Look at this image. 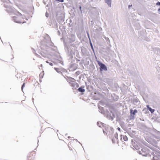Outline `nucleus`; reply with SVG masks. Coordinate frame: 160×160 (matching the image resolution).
Wrapping results in <instances>:
<instances>
[{
	"label": "nucleus",
	"mask_w": 160,
	"mask_h": 160,
	"mask_svg": "<svg viewBox=\"0 0 160 160\" xmlns=\"http://www.w3.org/2000/svg\"><path fill=\"white\" fill-rule=\"evenodd\" d=\"M74 87H75L76 88H78L79 87V85L77 82H74Z\"/></svg>",
	"instance_id": "obj_33"
},
{
	"label": "nucleus",
	"mask_w": 160,
	"mask_h": 160,
	"mask_svg": "<svg viewBox=\"0 0 160 160\" xmlns=\"http://www.w3.org/2000/svg\"><path fill=\"white\" fill-rule=\"evenodd\" d=\"M25 19H26L27 20H28V18L26 17V18H25Z\"/></svg>",
	"instance_id": "obj_61"
},
{
	"label": "nucleus",
	"mask_w": 160,
	"mask_h": 160,
	"mask_svg": "<svg viewBox=\"0 0 160 160\" xmlns=\"http://www.w3.org/2000/svg\"><path fill=\"white\" fill-rule=\"evenodd\" d=\"M114 137L115 138H116V140L117 141V144H118L119 143V140L118 139V134L117 132H116L114 135Z\"/></svg>",
	"instance_id": "obj_19"
},
{
	"label": "nucleus",
	"mask_w": 160,
	"mask_h": 160,
	"mask_svg": "<svg viewBox=\"0 0 160 160\" xmlns=\"http://www.w3.org/2000/svg\"><path fill=\"white\" fill-rule=\"evenodd\" d=\"M67 39L70 43L73 42L75 41L76 36L75 34L70 33L67 36Z\"/></svg>",
	"instance_id": "obj_6"
},
{
	"label": "nucleus",
	"mask_w": 160,
	"mask_h": 160,
	"mask_svg": "<svg viewBox=\"0 0 160 160\" xmlns=\"http://www.w3.org/2000/svg\"><path fill=\"white\" fill-rule=\"evenodd\" d=\"M117 129L118 131H121V129L120 128L118 127Z\"/></svg>",
	"instance_id": "obj_52"
},
{
	"label": "nucleus",
	"mask_w": 160,
	"mask_h": 160,
	"mask_svg": "<svg viewBox=\"0 0 160 160\" xmlns=\"http://www.w3.org/2000/svg\"><path fill=\"white\" fill-rule=\"evenodd\" d=\"M86 33H87V36H88V38L89 41H91L88 31H86Z\"/></svg>",
	"instance_id": "obj_29"
},
{
	"label": "nucleus",
	"mask_w": 160,
	"mask_h": 160,
	"mask_svg": "<svg viewBox=\"0 0 160 160\" xmlns=\"http://www.w3.org/2000/svg\"><path fill=\"white\" fill-rule=\"evenodd\" d=\"M45 16L47 18H48L49 17V14L47 12H46L45 13Z\"/></svg>",
	"instance_id": "obj_41"
},
{
	"label": "nucleus",
	"mask_w": 160,
	"mask_h": 160,
	"mask_svg": "<svg viewBox=\"0 0 160 160\" xmlns=\"http://www.w3.org/2000/svg\"><path fill=\"white\" fill-rule=\"evenodd\" d=\"M98 64L99 66V72L102 73L103 71H106L108 70V68L107 66L100 61L97 60Z\"/></svg>",
	"instance_id": "obj_4"
},
{
	"label": "nucleus",
	"mask_w": 160,
	"mask_h": 160,
	"mask_svg": "<svg viewBox=\"0 0 160 160\" xmlns=\"http://www.w3.org/2000/svg\"><path fill=\"white\" fill-rule=\"evenodd\" d=\"M102 125V126H103V123L102 122H101L100 123H99V122H97V125L99 127H101V125H100V124Z\"/></svg>",
	"instance_id": "obj_30"
},
{
	"label": "nucleus",
	"mask_w": 160,
	"mask_h": 160,
	"mask_svg": "<svg viewBox=\"0 0 160 160\" xmlns=\"http://www.w3.org/2000/svg\"><path fill=\"white\" fill-rule=\"evenodd\" d=\"M157 6H160V2L158 1L156 4Z\"/></svg>",
	"instance_id": "obj_44"
},
{
	"label": "nucleus",
	"mask_w": 160,
	"mask_h": 160,
	"mask_svg": "<svg viewBox=\"0 0 160 160\" xmlns=\"http://www.w3.org/2000/svg\"><path fill=\"white\" fill-rule=\"evenodd\" d=\"M89 44H90V46L91 47V49L92 50V51H93V52L94 53H95L94 50V48L93 47V45L92 42L91 41H89Z\"/></svg>",
	"instance_id": "obj_22"
},
{
	"label": "nucleus",
	"mask_w": 160,
	"mask_h": 160,
	"mask_svg": "<svg viewBox=\"0 0 160 160\" xmlns=\"http://www.w3.org/2000/svg\"><path fill=\"white\" fill-rule=\"evenodd\" d=\"M145 31L143 30H141L139 32L140 35L142 36V37H144V34L145 33Z\"/></svg>",
	"instance_id": "obj_21"
},
{
	"label": "nucleus",
	"mask_w": 160,
	"mask_h": 160,
	"mask_svg": "<svg viewBox=\"0 0 160 160\" xmlns=\"http://www.w3.org/2000/svg\"><path fill=\"white\" fill-rule=\"evenodd\" d=\"M4 3L5 2H7V0H1Z\"/></svg>",
	"instance_id": "obj_57"
},
{
	"label": "nucleus",
	"mask_w": 160,
	"mask_h": 160,
	"mask_svg": "<svg viewBox=\"0 0 160 160\" xmlns=\"http://www.w3.org/2000/svg\"><path fill=\"white\" fill-rule=\"evenodd\" d=\"M76 56L79 58H81V57H79V55L78 52L76 54Z\"/></svg>",
	"instance_id": "obj_46"
},
{
	"label": "nucleus",
	"mask_w": 160,
	"mask_h": 160,
	"mask_svg": "<svg viewBox=\"0 0 160 160\" xmlns=\"http://www.w3.org/2000/svg\"><path fill=\"white\" fill-rule=\"evenodd\" d=\"M158 13L159 14H160V7L158 9Z\"/></svg>",
	"instance_id": "obj_50"
},
{
	"label": "nucleus",
	"mask_w": 160,
	"mask_h": 160,
	"mask_svg": "<svg viewBox=\"0 0 160 160\" xmlns=\"http://www.w3.org/2000/svg\"><path fill=\"white\" fill-rule=\"evenodd\" d=\"M82 64V62H80V63H79L80 64Z\"/></svg>",
	"instance_id": "obj_64"
},
{
	"label": "nucleus",
	"mask_w": 160,
	"mask_h": 160,
	"mask_svg": "<svg viewBox=\"0 0 160 160\" xmlns=\"http://www.w3.org/2000/svg\"><path fill=\"white\" fill-rule=\"evenodd\" d=\"M25 86V83L24 82V83H23L21 87V89L22 92H23V88Z\"/></svg>",
	"instance_id": "obj_35"
},
{
	"label": "nucleus",
	"mask_w": 160,
	"mask_h": 160,
	"mask_svg": "<svg viewBox=\"0 0 160 160\" xmlns=\"http://www.w3.org/2000/svg\"><path fill=\"white\" fill-rule=\"evenodd\" d=\"M19 14L22 16V18L23 19H25V18H26V17L24 15H22L21 13H19Z\"/></svg>",
	"instance_id": "obj_34"
},
{
	"label": "nucleus",
	"mask_w": 160,
	"mask_h": 160,
	"mask_svg": "<svg viewBox=\"0 0 160 160\" xmlns=\"http://www.w3.org/2000/svg\"><path fill=\"white\" fill-rule=\"evenodd\" d=\"M157 71H158V72H159V73H160V67L158 66L157 68ZM160 75V74H159V75Z\"/></svg>",
	"instance_id": "obj_38"
},
{
	"label": "nucleus",
	"mask_w": 160,
	"mask_h": 160,
	"mask_svg": "<svg viewBox=\"0 0 160 160\" xmlns=\"http://www.w3.org/2000/svg\"><path fill=\"white\" fill-rule=\"evenodd\" d=\"M59 62H60V63H61L62 64V65H63V62L62 61H59Z\"/></svg>",
	"instance_id": "obj_54"
},
{
	"label": "nucleus",
	"mask_w": 160,
	"mask_h": 160,
	"mask_svg": "<svg viewBox=\"0 0 160 160\" xmlns=\"http://www.w3.org/2000/svg\"><path fill=\"white\" fill-rule=\"evenodd\" d=\"M77 75H78L80 74V72L79 71H77L75 73Z\"/></svg>",
	"instance_id": "obj_48"
},
{
	"label": "nucleus",
	"mask_w": 160,
	"mask_h": 160,
	"mask_svg": "<svg viewBox=\"0 0 160 160\" xmlns=\"http://www.w3.org/2000/svg\"><path fill=\"white\" fill-rule=\"evenodd\" d=\"M112 143H115V139H114V137L112 138Z\"/></svg>",
	"instance_id": "obj_37"
},
{
	"label": "nucleus",
	"mask_w": 160,
	"mask_h": 160,
	"mask_svg": "<svg viewBox=\"0 0 160 160\" xmlns=\"http://www.w3.org/2000/svg\"><path fill=\"white\" fill-rule=\"evenodd\" d=\"M118 100V98H116V99L115 100V101H117Z\"/></svg>",
	"instance_id": "obj_62"
},
{
	"label": "nucleus",
	"mask_w": 160,
	"mask_h": 160,
	"mask_svg": "<svg viewBox=\"0 0 160 160\" xmlns=\"http://www.w3.org/2000/svg\"><path fill=\"white\" fill-rule=\"evenodd\" d=\"M70 85L72 86V87H74V83H71V82H70Z\"/></svg>",
	"instance_id": "obj_42"
},
{
	"label": "nucleus",
	"mask_w": 160,
	"mask_h": 160,
	"mask_svg": "<svg viewBox=\"0 0 160 160\" xmlns=\"http://www.w3.org/2000/svg\"><path fill=\"white\" fill-rule=\"evenodd\" d=\"M47 49H43V50H44V51H41L40 53V54L44 58H46L47 56Z\"/></svg>",
	"instance_id": "obj_11"
},
{
	"label": "nucleus",
	"mask_w": 160,
	"mask_h": 160,
	"mask_svg": "<svg viewBox=\"0 0 160 160\" xmlns=\"http://www.w3.org/2000/svg\"><path fill=\"white\" fill-rule=\"evenodd\" d=\"M90 66L92 68V69L93 70H94L95 69V66L93 64H91L90 65Z\"/></svg>",
	"instance_id": "obj_36"
},
{
	"label": "nucleus",
	"mask_w": 160,
	"mask_h": 160,
	"mask_svg": "<svg viewBox=\"0 0 160 160\" xmlns=\"http://www.w3.org/2000/svg\"><path fill=\"white\" fill-rule=\"evenodd\" d=\"M47 23L52 28H56L58 27V24L56 22V19L54 18H52L51 20L50 19L48 21Z\"/></svg>",
	"instance_id": "obj_5"
},
{
	"label": "nucleus",
	"mask_w": 160,
	"mask_h": 160,
	"mask_svg": "<svg viewBox=\"0 0 160 160\" xmlns=\"http://www.w3.org/2000/svg\"><path fill=\"white\" fill-rule=\"evenodd\" d=\"M104 1L109 7H111L112 0H104Z\"/></svg>",
	"instance_id": "obj_17"
},
{
	"label": "nucleus",
	"mask_w": 160,
	"mask_h": 160,
	"mask_svg": "<svg viewBox=\"0 0 160 160\" xmlns=\"http://www.w3.org/2000/svg\"><path fill=\"white\" fill-rule=\"evenodd\" d=\"M17 17H16V16H14L13 17V19H12V20H13L15 22H17V23H19L18 22L16 21V19H17Z\"/></svg>",
	"instance_id": "obj_28"
},
{
	"label": "nucleus",
	"mask_w": 160,
	"mask_h": 160,
	"mask_svg": "<svg viewBox=\"0 0 160 160\" xmlns=\"http://www.w3.org/2000/svg\"><path fill=\"white\" fill-rule=\"evenodd\" d=\"M105 39L107 41V43L108 44H109L110 43V40H109V38H108L106 37L105 38Z\"/></svg>",
	"instance_id": "obj_32"
},
{
	"label": "nucleus",
	"mask_w": 160,
	"mask_h": 160,
	"mask_svg": "<svg viewBox=\"0 0 160 160\" xmlns=\"http://www.w3.org/2000/svg\"><path fill=\"white\" fill-rule=\"evenodd\" d=\"M76 8L78 11L80 10V12L82 13V7L80 5H76Z\"/></svg>",
	"instance_id": "obj_20"
},
{
	"label": "nucleus",
	"mask_w": 160,
	"mask_h": 160,
	"mask_svg": "<svg viewBox=\"0 0 160 160\" xmlns=\"http://www.w3.org/2000/svg\"><path fill=\"white\" fill-rule=\"evenodd\" d=\"M52 44L50 36L46 34L43 40L40 42V48L41 49H48L50 46H52Z\"/></svg>",
	"instance_id": "obj_1"
},
{
	"label": "nucleus",
	"mask_w": 160,
	"mask_h": 160,
	"mask_svg": "<svg viewBox=\"0 0 160 160\" xmlns=\"http://www.w3.org/2000/svg\"><path fill=\"white\" fill-rule=\"evenodd\" d=\"M61 19L62 22H63L64 21V19L63 18H62Z\"/></svg>",
	"instance_id": "obj_55"
},
{
	"label": "nucleus",
	"mask_w": 160,
	"mask_h": 160,
	"mask_svg": "<svg viewBox=\"0 0 160 160\" xmlns=\"http://www.w3.org/2000/svg\"><path fill=\"white\" fill-rule=\"evenodd\" d=\"M84 87L83 86H81L78 89V91L82 93H83L85 91V89H84Z\"/></svg>",
	"instance_id": "obj_13"
},
{
	"label": "nucleus",
	"mask_w": 160,
	"mask_h": 160,
	"mask_svg": "<svg viewBox=\"0 0 160 160\" xmlns=\"http://www.w3.org/2000/svg\"><path fill=\"white\" fill-rule=\"evenodd\" d=\"M41 79L40 78V79H39V82H42V80H41Z\"/></svg>",
	"instance_id": "obj_60"
},
{
	"label": "nucleus",
	"mask_w": 160,
	"mask_h": 160,
	"mask_svg": "<svg viewBox=\"0 0 160 160\" xmlns=\"http://www.w3.org/2000/svg\"><path fill=\"white\" fill-rule=\"evenodd\" d=\"M133 103L135 105L138 104V100L137 98H134L133 99Z\"/></svg>",
	"instance_id": "obj_18"
},
{
	"label": "nucleus",
	"mask_w": 160,
	"mask_h": 160,
	"mask_svg": "<svg viewBox=\"0 0 160 160\" xmlns=\"http://www.w3.org/2000/svg\"><path fill=\"white\" fill-rule=\"evenodd\" d=\"M138 112V110L135 109L134 110H132L131 109L130 110V114L131 115L134 116L135 115L136 113Z\"/></svg>",
	"instance_id": "obj_12"
},
{
	"label": "nucleus",
	"mask_w": 160,
	"mask_h": 160,
	"mask_svg": "<svg viewBox=\"0 0 160 160\" xmlns=\"http://www.w3.org/2000/svg\"><path fill=\"white\" fill-rule=\"evenodd\" d=\"M108 109L110 111L109 112H110L111 113L114 114V112H115V109L112 106H109V107Z\"/></svg>",
	"instance_id": "obj_14"
},
{
	"label": "nucleus",
	"mask_w": 160,
	"mask_h": 160,
	"mask_svg": "<svg viewBox=\"0 0 160 160\" xmlns=\"http://www.w3.org/2000/svg\"><path fill=\"white\" fill-rule=\"evenodd\" d=\"M110 131H109L110 133L112 135L114 133V130L112 128H110Z\"/></svg>",
	"instance_id": "obj_26"
},
{
	"label": "nucleus",
	"mask_w": 160,
	"mask_h": 160,
	"mask_svg": "<svg viewBox=\"0 0 160 160\" xmlns=\"http://www.w3.org/2000/svg\"><path fill=\"white\" fill-rule=\"evenodd\" d=\"M147 108L148 110H149L151 113H153L155 111V109H152L148 105H147Z\"/></svg>",
	"instance_id": "obj_16"
},
{
	"label": "nucleus",
	"mask_w": 160,
	"mask_h": 160,
	"mask_svg": "<svg viewBox=\"0 0 160 160\" xmlns=\"http://www.w3.org/2000/svg\"><path fill=\"white\" fill-rule=\"evenodd\" d=\"M57 34L58 35H60L61 34L60 32V31H59V30L57 32Z\"/></svg>",
	"instance_id": "obj_49"
},
{
	"label": "nucleus",
	"mask_w": 160,
	"mask_h": 160,
	"mask_svg": "<svg viewBox=\"0 0 160 160\" xmlns=\"http://www.w3.org/2000/svg\"><path fill=\"white\" fill-rule=\"evenodd\" d=\"M70 47L74 48L75 47V44H71L70 45H69Z\"/></svg>",
	"instance_id": "obj_39"
},
{
	"label": "nucleus",
	"mask_w": 160,
	"mask_h": 160,
	"mask_svg": "<svg viewBox=\"0 0 160 160\" xmlns=\"http://www.w3.org/2000/svg\"><path fill=\"white\" fill-rule=\"evenodd\" d=\"M64 78H66L68 82H74L75 80V79L72 77L67 76V78H66L65 77Z\"/></svg>",
	"instance_id": "obj_15"
},
{
	"label": "nucleus",
	"mask_w": 160,
	"mask_h": 160,
	"mask_svg": "<svg viewBox=\"0 0 160 160\" xmlns=\"http://www.w3.org/2000/svg\"><path fill=\"white\" fill-rule=\"evenodd\" d=\"M132 7V5H128V8H130L131 7Z\"/></svg>",
	"instance_id": "obj_51"
},
{
	"label": "nucleus",
	"mask_w": 160,
	"mask_h": 160,
	"mask_svg": "<svg viewBox=\"0 0 160 160\" xmlns=\"http://www.w3.org/2000/svg\"><path fill=\"white\" fill-rule=\"evenodd\" d=\"M64 0H56V1L58 2H64Z\"/></svg>",
	"instance_id": "obj_43"
},
{
	"label": "nucleus",
	"mask_w": 160,
	"mask_h": 160,
	"mask_svg": "<svg viewBox=\"0 0 160 160\" xmlns=\"http://www.w3.org/2000/svg\"><path fill=\"white\" fill-rule=\"evenodd\" d=\"M120 126L121 127H122L124 125V123L123 122H121L120 123Z\"/></svg>",
	"instance_id": "obj_45"
},
{
	"label": "nucleus",
	"mask_w": 160,
	"mask_h": 160,
	"mask_svg": "<svg viewBox=\"0 0 160 160\" xmlns=\"http://www.w3.org/2000/svg\"><path fill=\"white\" fill-rule=\"evenodd\" d=\"M103 132L104 134H107L106 132L104 130H103Z\"/></svg>",
	"instance_id": "obj_56"
},
{
	"label": "nucleus",
	"mask_w": 160,
	"mask_h": 160,
	"mask_svg": "<svg viewBox=\"0 0 160 160\" xmlns=\"http://www.w3.org/2000/svg\"><path fill=\"white\" fill-rule=\"evenodd\" d=\"M120 140L121 142H123V141L122 139V135H121L120 136Z\"/></svg>",
	"instance_id": "obj_40"
},
{
	"label": "nucleus",
	"mask_w": 160,
	"mask_h": 160,
	"mask_svg": "<svg viewBox=\"0 0 160 160\" xmlns=\"http://www.w3.org/2000/svg\"><path fill=\"white\" fill-rule=\"evenodd\" d=\"M122 138L123 141H127L128 140V137L126 135H122Z\"/></svg>",
	"instance_id": "obj_23"
},
{
	"label": "nucleus",
	"mask_w": 160,
	"mask_h": 160,
	"mask_svg": "<svg viewBox=\"0 0 160 160\" xmlns=\"http://www.w3.org/2000/svg\"><path fill=\"white\" fill-rule=\"evenodd\" d=\"M106 117L107 118L110 120H113L115 116L114 114H112L109 112V111L107 110H106Z\"/></svg>",
	"instance_id": "obj_7"
},
{
	"label": "nucleus",
	"mask_w": 160,
	"mask_h": 160,
	"mask_svg": "<svg viewBox=\"0 0 160 160\" xmlns=\"http://www.w3.org/2000/svg\"><path fill=\"white\" fill-rule=\"evenodd\" d=\"M44 71H43L42 72H41L39 75V78L42 79L43 78V76L44 75Z\"/></svg>",
	"instance_id": "obj_25"
},
{
	"label": "nucleus",
	"mask_w": 160,
	"mask_h": 160,
	"mask_svg": "<svg viewBox=\"0 0 160 160\" xmlns=\"http://www.w3.org/2000/svg\"><path fill=\"white\" fill-rule=\"evenodd\" d=\"M160 156L159 155L154 154L153 155L152 160H160Z\"/></svg>",
	"instance_id": "obj_10"
},
{
	"label": "nucleus",
	"mask_w": 160,
	"mask_h": 160,
	"mask_svg": "<svg viewBox=\"0 0 160 160\" xmlns=\"http://www.w3.org/2000/svg\"><path fill=\"white\" fill-rule=\"evenodd\" d=\"M135 149L138 150L137 151L139 154L142 155V156H147L149 153V149L147 147H145L141 148L138 146L135 147Z\"/></svg>",
	"instance_id": "obj_3"
},
{
	"label": "nucleus",
	"mask_w": 160,
	"mask_h": 160,
	"mask_svg": "<svg viewBox=\"0 0 160 160\" xmlns=\"http://www.w3.org/2000/svg\"><path fill=\"white\" fill-rule=\"evenodd\" d=\"M46 63H48L51 66H52L53 65V64L52 62H49L48 61H46Z\"/></svg>",
	"instance_id": "obj_31"
},
{
	"label": "nucleus",
	"mask_w": 160,
	"mask_h": 160,
	"mask_svg": "<svg viewBox=\"0 0 160 160\" xmlns=\"http://www.w3.org/2000/svg\"><path fill=\"white\" fill-rule=\"evenodd\" d=\"M4 7L5 8H9V6H8V5H5V4H4Z\"/></svg>",
	"instance_id": "obj_47"
},
{
	"label": "nucleus",
	"mask_w": 160,
	"mask_h": 160,
	"mask_svg": "<svg viewBox=\"0 0 160 160\" xmlns=\"http://www.w3.org/2000/svg\"><path fill=\"white\" fill-rule=\"evenodd\" d=\"M76 88L75 87H73L72 88L73 90L75 89H76Z\"/></svg>",
	"instance_id": "obj_58"
},
{
	"label": "nucleus",
	"mask_w": 160,
	"mask_h": 160,
	"mask_svg": "<svg viewBox=\"0 0 160 160\" xmlns=\"http://www.w3.org/2000/svg\"><path fill=\"white\" fill-rule=\"evenodd\" d=\"M64 49L66 55L69 58V60H72L73 56L75 54V50L72 47H70L69 45H68L66 42L64 43Z\"/></svg>",
	"instance_id": "obj_2"
},
{
	"label": "nucleus",
	"mask_w": 160,
	"mask_h": 160,
	"mask_svg": "<svg viewBox=\"0 0 160 160\" xmlns=\"http://www.w3.org/2000/svg\"><path fill=\"white\" fill-rule=\"evenodd\" d=\"M26 23V21H24L23 22H22V23Z\"/></svg>",
	"instance_id": "obj_63"
},
{
	"label": "nucleus",
	"mask_w": 160,
	"mask_h": 160,
	"mask_svg": "<svg viewBox=\"0 0 160 160\" xmlns=\"http://www.w3.org/2000/svg\"><path fill=\"white\" fill-rule=\"evenodd\" d=\"M54 69L55 71L59 73H62V72H61L60 69L57 68H55Z\"/></svg>",
	"instance_id": "obj_24"
},
{
	"label": "nucleus",
	"mask_w": 160,
	"mask_h": 160,
	"mask_svg": "<svg viewBox=\"0 0 160 160\" xmlns=\"http://www.w3.org/2000/svg\"><path fill=\"white\" fill-rule=\"evenodd\" d=\"M78 65L75 63H73L70 65L69 68V71H73L76 70L78 68Z\"/></svg>",
	"instance_id": "obj_8"
},
{
	"label": "nucleus",
	"mask_w": 160,
	"mask_h": 160,
	"mask_svg": "<svg viewBox=\"0 0 160 160\" xmlns=\"http://www.w3.org/2000/svg\"><path fill=\"white\" fill-rule=\"evenodd\" d=\"M158 80L159 81V82H160V75H158Z\"/></svg>",
	"instance_id": "obj_53"
},
{
	"label": "nucleus",
	"mask_w": 160,
	"mask_h": 160,
	"mask_svg": "<svg viewBox=\"0 0 160 160\" xmlns=\"http://www.w3.org/2000/svg\"><path fill=\"white\" fill-rule=\"evenodd\" d=\"M76 60L77 61V62H79L80 61V60L79 59H78L77 58L76 59Z\"/></svg>",
	"instance_id": "obj_59"
},
{
	"label": "nucleus",
	"mask_w": 160,
	"mask_h": 160,
	"mask_svg": "<svg viewBox=\"0 0 160 160\" xmlns=\"http://www.w3.org/2000/svg\"><path fill=\"white\" fill-rule=\"evenodd\" d=\"M129 120H134L135 118V116H133L130 114V115L129 117Z\"/></svg>",
	"instance_id": "obj_27"
},
{
	"label": "nucleus",
	"mask_w": 160,
	"mask_h": 160,
	"mask_svg": "<svg viewBox=\"0 0 160 160\" xmlns=\"http://www.w3.org/2000/svg\"><path fill=\"white\" fill-rule=\"evenodd\" d=\"M152 50L153 51L154 53L156 54L160 55V48H159L152 46Z\"/></svg>",
	"instance_id": "obj_9"
}]
</instances>
